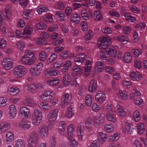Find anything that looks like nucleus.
Instances as JSON below:
<instances>
[{
	"instance_id": "nucleus-29",
	"label": "nucleus",
	"mask_w": 147,
	"mask_h": 147,
	"mask_svg": "<svg viewBox=\"0 0 147 147\" xmlns=\"http://www.w3.org/2000/svg\"><path fill=\"white\" fill-rule=\"evenodd\" d=\"M26 142L23 139H19L15 142L14 147H25Z\"/></svg>"
},
{
	"instance_id": "nucleus-34",
	"label": "nucleus",
	"mask_w": 147,
	"mask_h": 147,
	"mask_svg": "<svg viewBox=\"0 0 147 147\" xmlns=\"http://www.w3.org/2000/svg\"><path fill=\"white\" fill-rule=\"evenodd\" d=\"M97 86L96 82L94 80H92L90 82L89 84L88 90L90 92L95 91L96 90Z\"/></svg>"
},
{
	"instance_id": "nucleus-23",
	"label": "nucleus",
	"mask_w": 147,
	"mask_h": 147,
	"mask_svg": "<svg viewBox=\"0 0 147 147\" xmlns=\"http://www.w3.org/2000/svg\"><path fill=\"white\" fill-rule=\"evenodd\" d=\"M60 80L57 78H53L52 79H49L47 82L48 85L50 86H55L58 85Z\"/></svg>"
},
{
	"instance_id": "nucleus-58",
	"label": "nucleus",
	"mask_w": 147,
	"mask_h": 147,
	"mask_svg": "<svg viewBox=\"0 0 147 147\" xmlns=\"http://www.w3.org/2000/svg\"><path fill=\"white\" fill-rule=\"evenodd\" d=\"M143 101L141 98H136L135 103L138 106L141 107L142 106Z\"/></svg>"
},
{
	"instance_id": "nucleus-61",
	"label": "nucleus",
	"mask_w": 147,
	"mask_h": 147,
	"mask_svg": "<svg viewBox=\"0 0 147 147\" xmlns=\"http://www.w3.org/2000/svg\"><path fill=\"white\" fill-rule=\"evenodd\" d=\"M80 26L83 32H86L88 30V26L86 23L85 22H82L80 24Z\"/></svg>"
},
{
	"instance_id": "nucleus-53",
	"label": "nucleus",
	"mask_w": 147,
	"mask_h": 147,
	"mask_svg": "<svg viewBox=\"0 0 147 147\" xmlns=\"http://www.w3.org/2000/svg\"><path fill=\"white\" fill-rule=\"evenodd\" d=\"M32 11V10L31 9L26 10L23 12V16L25 19H28L30 17V13Z\"/></svg>"
},
{
	"instance_id": "nucleus-24",
	"label": "nucleus",
	"mask_w": 147,
	"mask_h": 147,
	"mask_svg": "<svg viewBox=\"0 0 147 147\" xmlns=\"http://www.w3.org/2000/svg\"><path fill=\"white\" fill-rule=\"evenodd\" d=\"M9 113L11 117H15L17 114V110L16 107L14 105H10L9 107Z\"/></svg>"
},
{
	"instance_id": "nucleus-42",
	"label": "nucleus",
	"mask_w": 147,
	"mask_h": 147,
	"mask_svg": "<svg viewBox=\"0 0 147 147\" xmlns=\"http://www.w3.org/2000/svg\"><path fill=\"white\" fill-rule=\"evenodd\" d=\"M36 11L38 13L40 14L43 12H47L48 11V9L43 5H40L37 8Z\"/></svg>"
},
{
	"instance_id": "nucleus-31",
	"label": "nucleus",
	"mask_w": 147,
	"mask_h": 147,
	"mask_svg": "<svg viewBox=\"0 0 147 147\" xmlns=\"http://www.w3.org/2000/svg\"><path fill=\"white\" fill-rule=\"evenodd\" d=\"M94 19L96 21H99L101 20L103 18L102 14L100 12L98 11L95 10L94 12Z\"/></svg>"
},
{
	"instance_id": "nucleus-5",
	"label": "nucleus",
	"mask_w": 147,
	"mask_h": 147,
	"mask_svg": "<svg viewBox=\"0 0 147 147\" xmlns=\"http://www.w3.org/2000/svg\"><path fill=\"white\" fill-rule=\"evenodd\" d=\"M43 65L42 63L39 62L34 65L33 67L30 69V74L34 77H38L40 74Z\"/></svg>"
},
{
	"instance_id": "nucleus-22",
	"label": "nucleus",
	"mask_w": 147,
	"mask_h": 147,
	"mask_svg": "<svg viewBox=\"0 0 147 147\" xmlns=\"http://www.w3.org/2000/svg\"><path fill=\"white\" fill-rule=\"evenodd\" d=\"M74 128V125L72 124H70L68 126L67 134L68 139H71L73 137Z\"/></svg>"
},
{
	"instance_id": "nucleus-3",
	"label": "nucleus",
	"mask_w": 147,
	"mask_h": 147,
	"mask_svg": "<svg viewBox=\"0 0 147 147\" xmlns=\"http://www.w3.org/2000/svg\"><path fill=\"white\" fill-rule=\"evenodd\" d=\"M27 71V69L25 67L22 65H19L14 68L13 74L15 77L20 78L23 77Z\"/></svg>"
},
{
	"instance_id": "nucleus-18",
	"label": "nucleus",
	"mask_w": 147,
	"mask_h": 147,
	"mask_svg": "<svg viewBox=\"0 0 147 147\" xmlns=\"http://www.w3.org/2000/svg\"><path fill=\"white\" fill-rule=\"evenodd\" d=\"M10 127V125L5 122H0V134L6 132Z\"/></svg>"
},
{
	"instance_id": "nucleus-25",
	"label": "nucleus",
	"mask_w": 147,
	"mask_h": 147,
	"mask_svg": "<svg viewBox=\"0 0 147 147\" xmlns=\"http://www.w3.org/2000/svg\"><path fill=\"white\" fill-rule=\"evenodd\" d=\"M38 105L39 107L44 111H49L51 108V105L50 104L45 102H40Z\"/></svg>"
},
{
	"instance_id": "nucleus-2",
	"label": "nucleus",
	"mask_w": 147,
	"mask_h": 147,
	"mask_svg": "<svg viewBox=\"0 0 147 147\" xmlns=\"http://www.w3.org/2000/svg\"><path fill=\"white\" fill-rule=\"evenodd\" d=\"M39 139L38 134L37 132L34 131L30 133L28 135L27 139L28 147H36Z\"/></svg>"
},
{
	"instance_id": "nucleus-51",
	"label": "nucleus",
	"mask_w": 147,
	"mask_h": 147,
	"mask_svg": "<svg viewBox=\"0 0 147 147\" xmlns=\"http://www.w3.org/2000/svg\"><path fill=\"white\" fill-rule=\"evenodd\" d=\"M92 121L93 125L95 127H98L102 124V123L100 122V121H98L96 117H94Z\"/></svg>"
},
{
	"instance_id": "nucleus-48",
	"label": "nucleus",
	"mask_w": 147,
	"mask_h": 147,
	"mask_svg": "<svg viewBox=\"0 0 147 147\" xmlns=\"http://www.w3.org/2000/svg\"><path fill=\"white\" fill-rule=\"evenodd\" d=\"M133 116L134 121L136 122H139L140 119V116L139 112L135 111L133 113Z\"/></svg>"
},
{
	"instance_id": "nucleus-49",
	"label": "nucleus",
	"mask_w": 147,
	"mask_h": 147,
	"mask_svg": "<svg viewBox=\"0 0 147 147\" xmlns=\"http://www.w3.org/2000/svg\"><path fill=\"white\" fill-rule=\"evenodd\" d=\"M132 55L134 57H138L142 53V51L139 49H133L131 51Z\"/></svg>"
},
{
	"instance_id": "nucleus-57",
	"label": "nucleus",
	"mask_w": 147,
	"mask_h": 147,
	"mask_svg": "<svg viewBox=\"0 0 147 147\" xmlns=\"http://www.w3.org/2000/svg\"><path fill=\"white\" fill-rule=\"evenodd\" d=\"M85 102L88 106H90L91 105L92 103V98L91 95H88L86 96Z\"/></svg>"
},
{
	"instance_id": "nucleus-35",
	"label": "nucleus",
	"mask_w": 147,
	"mask_h": 147,
	"mask_svg": "<svg viewBox=\"0 0 147 147\" xmlns=\"http://www.w3.org/2000/svg\"><path fill=\"white\" fill-rule=\"evenodd\" d=\"M97 134L98 137L100 139L101 143H103L106 141L107 136L105 134L102 132H99Z\"/></svg>"
},
{
	"instance_id": "nucleus-50",
	"label": "nucleus",
	"mask_w": 147,
	"mask_h": 147,
	"mask_svg": "<svg viewBox=\"0 0 147 147\" xmlns=\"http://www.w3.org/2000/svg\"><path fill=\"white\" fill-rule=\"evenodd\" d=\"M35 27L37 30H42L47 27L46 25L42 22L35 24Z\"/></svg>"
},
{
	"instance_id": "nucleus-13",
	"label": "nucleus",
	"mask_w": 147,
	"mask_h": 147,
	"mask_svg": "<svg viewBox=\"0 0 147 147\" xmlns=\"http://www.w3.org/2000/svg\"><path fill=\"white\" fill-rule=\"evenodd\" d=\"M13 60L9 58H5L4 59L2 63L3 67L5 68L6 69L10 70L13 66Z\"/></svg>"
},
{
	"instance_id": "nucleus-38",
	"label": "nucleus",
	"mask_w": 147,
	"mask_h": 147,
	"mask_svg": "<svg viewBox=\"0 0 147 147\" xmlns=\"http://www.w3.org/2000/svg\"><path fill=\"white\" fill-rule=\"evenodd\" d=\"M19 92V89L17 88L11 87L8 89V93L9 94L13 95H15L18 93Z\"/></svg>"
},
{
	"instance_id": "nucleus-28",
	"label": "nucleus",
	"mask_w": 147,
	"mask_h": 147,
	"mask_svg": "<svg viewBox=\"0 0 147 147\" xmlns=\"http://www.w3.org/2000/svg\"><path fill=\"white\" fill-rule=\"evenodd\" d=\"M107 54L110 57H115L117 55V51L113 47H111L106 51Z\"/></svg>"
},
{
	"instance_id": "nucleus-11",
	"label": "nucleus",
	"mask_w": 147,
	"mask_h": 147,
	"mask_svg": "<svg viewBox=\"0 0 147 147\" xmlns=\"http://www.w3.org/2000/svg\"><path fill=\"white\" fill-rule=\"evenodd\" d=\"M38 132L43 138L47 137L49 134V129L47 126L42 125L39 126L38 129Z\"/></svg>"
},
{
	"instance_id": "nucleus-21",
	"label": "nucleus",
	"mask_w": 147,
	"mask_h": 147,
	"mask_svg": "<svg viewBox=\"0 0 147 147\" xmlns=\"http://www.w3.org/2000/svg\"><path fill=\"white\" fill-rule=\"evenodd\" d=\"M116 112L115 111L112 112V113H107L106 114V117L108 121L115 123L117 119L115 118Z\"/></svg>"
},
{
	"instance_id": "nucleus-46",
	"label": "nucleus",
	"mask_w": 147,
	"mask_h": 147,
	"mask_svg": "<svg viewBox=\"0 0 147 147\" xmlns=\"http://www.w3.org/2000/svg\"><path fill=\"white\" fill-rule=\"evenodd\" d=\"M47 56V53L44 51H42L39 53V59L40 61H43L46 59Z\"/></svg>"
},
{
	"instance_id": "nucleus-64",
	"label": "nucleus",
	"mask_w": 147,
	"mask_h": 147,
	"mask_svg": "<svg viewBox=\"0 0 147 147\" xmlns=\"http://www.w3.org/2000/svg\"><path fill=\"white\" fill-rule=\"evenodd\" d=\"M45 40L42 38H38L36 40V43L40 45H43L45 44Z\"/></svg>"
},
{
	"instance_id": "nucleus-10",
	"label": "nucleus",
	"mask_w": 147,
	"mask_h": 147,
	"mask_svg": "<svg viewBox=\"0 0 147 147\" xmlns=\"http://www.w3.org/2000/svg\"><path fill=\"white\" fill-rule=\"evenodd\" d=\"M111 40L107 37L104 38L101 41L98 42L97 46L100 49H105L109 45Z\"/></svg>"
},
{
	"instance_id": "nucleus-40",
	"label": "nucleus",
	"mask_w": 147,
	"mask_h": 147,
	"mask_svg": "<svg viewBox=\"0 0 147 147\" xmlns=\"http://www.w3.org/2000/svg\"><path fill=\"white\" fill-rule=\"evenodd\" d=\"M104 128L106 131L108 133L112 132L114 130V127L111 123L106 124L104 126Z\"/></svg>"
},
{
	"instance_id": "nucleus-44",
	"label": "nucleus",
	"mask_w": 147,
	"mask_h": 147,
	"mask_svg": "<svg viewBox=\"0 0 147 147\" xmlns=\"http://www.w3.org/2000/svg\"><path fill=\"white\" fill-rule=\"evenodd\" d=\"M119 92L120 96L122 99L125 100L128 98V95L124 90H119Z\"/></svg>"
},
{
	"instance_id": "nucleus-30",
	"label": "nucleus",
	"mask_w": 147,
	"mask_h": 147,
	"mask_svg": "<svg viewBox=\"0 0 147 147\" xmlns=\"http://www.w3.org/2000/svg\"><path fill=\"white\" fill-rule=\"evenodd\" d=\"M5 139L7 142H11L14 139L13 133L11 131H8L6 133L5 135Z\"/></svg>"
},
{
	"instance_id": "nucleus-41",
	"label": "nucleus",
	"mask_w": 147,
	"mask_h": 147,
	"mask_svg": "<svg viewBox=\"0 0 147 147\" xmlns=\"http://www.w3.org/2000/svg\"><path fill=\"white\" fill-rule=\"evenodd\" d=\"M51 106H55L57 104L58 102V99L55 96V94L53 96L52 98L48 101Z\"/></svg>"
},
{
	"instance_id": "nucleus-55",
	"label": "nucleus",
	"mask_w": 147,
	"mask_h": 147,
	"mask_svg": "<svg viewBox=\"0 0 147 147\" xmlns=\"http://www.w3.org/2000/svg\"><path fill=\"white\" fill-rule=\"evenodd\" d=\"M119 134L115 133L111 135L109 137V140L110 141L112 142L117 140L119 138Z\"/></svg>"
},
{
	"instance_id": "nucleus-47",
	"label": "nucleus",
	"mask_w": 147,
	"mask_h": 147,
	"mask_svg": "<svg viewBox=\"0 0 147 147\" xmlns=\"http://www.w3.org/2000/svg\"><path fill=\"white\" fill-rule=\"evenodd\" d=\"M69 140V144L70 147H77L78 142L76 140L73 138V137L71 139H68Z\"/></svg>"
},
{
	"instance_id": "nucleus-37",
	"label": "nucleus",
	"mask_w": 147,
	"mask_h": 147,
	"mask_svg": "<svg viewBox=\"0 0 147 147\" xmlns=\"http://www.w3.org/2000/svg\"><path fill=\"white\" fill-rule=\"evenodd\" d=\"M117 107L120 116L122 118H124L126 115V113L123 108L119 105H117Z\"/></svg>"
},
{
	"instance_id": "nucleus-27",
	"label": "nucleus",
	"mask_w": 147,
	"mask_h": 147,
	"mask_svg": "<svg viewBox=\"0 0 147 147\" xmlns=\"http://www.w3.org/2000/svg\"><path fill=\"white\" fill-rule=\"evenodd\" d=\"M86 56L84 53H81L77 55L74 59V61L75 62H80L81 63H83L86 58Z\"/></svg>"
},
{
	"instance_id": "nucleus-62",
	"label": "nucleus",
	"mask_w": 147,
	"mask_h": 147,
	"mask_svg": "<svg viewBox=\"0 0 147 147\" xmlns=\"http://www.w3.org/2000/svg\"><path fill=\"white\" fill-rule=\"evenodd\" d=\"M25 25V22L24 20L20 19L18 20V27L19 28H22Z\"/></svg>"
},
{
	"instance_id": "nucleus-26",
	"label": "nucleus",
	"mask_w": 147,
	"mask_h": 147,
	"mask_svg": "<svg viewBox=\"0 0 147 147\" xmlns=\"http://www.w3.org/2000/svg\"><path fill=\"white\" fill-rule=\"evenodd\" d=\"M71 78L69 74L67 73H65L63 76V83L65 86H67L70 83Z\"/></svg>"
},
{
	"instance_id": "nucleus-14",
	"label": "nucleus",
	"mask_w": 147,
	"mask_h": 147,
	"mask_svg": "<svg viewBox=\"0 0 147 147\" xmlns=\"http://www.w3.org/2000/svg\"><path fill=\"white\" fill-rule=\"evenodd\" d=\"M59 73V71L57 69L49 68L46 69L44 72L45 75L46 77L49 76H55Z\"/></svg>"
},
{
	"instance_id": "nucleus-52",
	"label": "nucleus",
	"mask_w": 147,
	"mask_h": 147,
	"mask_svg": "<svg viewBox=\"0 0 147 147\" xmlns=\"http://www.w3.org/2000/svg\"><path fill=\"white\" fill-rule=\"evenodd\" d=\"M127 20L130 21V22H134L135 21V18L128 13H126L124 15Z\"/></svg>"
},
{
	"instance_id": "nucleus-32",
	"label": "nucleus",
	"mask_w": 147,
	"mask_h": 147,
	"mask_svg": "<svg viewBox=\"0 0 147 147\" xmlns=\"http://www.w3.org/2000/svg\"><path fill=\"white\" fill-rule=\"evenodd\" d=\"M118 40L124 45L126 44L129 41L128 37L126 36L123 35L119 36L118 38Z\"/></svg>"
},
{
	"instance_id": "nucleus-43",
	"label": "nucleus",
	"mask_w": 147,
	"mask_h": 147,
	"mask_svg": "<svg viewBox=\"0 0 147 147\" xmlns=\"http://www.w3.org/2000/svg\"><path fill=\"white\" fill-rule=\"evenodd\" d=\"M57 53H53L51 54L49 58L46 60V62L47 64H49L52 62L55 59L57 58Z\"/></svg>"
},
{
	"instance_id": "nucleus-15",
	"label": "nucleus",
	"mask_w": 147,
	"mask_h": 147,
	"mask_svg": "<svg viewBox=\"0 0 147 147\" xmlns=\"http://www.w3.org/2000/svg\"><path fill=\"white\" fill-rule=\"evenodd\" d=\"M20 112L22 116L28 119L31 116L30 109L26 107H21L20 109Z\"/></svg>"
},
{
	"instance_id": "nucleus-33",
	"label": "nucleus",
	"mask_w": 147,
	"mask_h": 147,
	"mask_svg": "<svg viewBox=\"0 0 147 147\" xmlns=\"http://www.w3.org/2000/svg\"><path fill=\"white\" fill-rule=\"evenodd\" d=\"M146 127L144 124L143 123H138L137 125L138 132L140 134H143L145 131Z\"/></svg>"
},
{
	"instance_id": "nucleus-9",
	"label": "nucleus",
	"mask_w": 147,
	"mask_h": 147,
	"mask_svg": "<svg viewBox=\"0 0 147 147\" xmlns=\"http://www.w3.org/2000/svg\"><path fill=\"white\" fill-rule=\"evenodd\" d=\"M71 96L70 93H65L62 97L61 105V107H64L71 102Z\"/></svg>"
},
{
	"instance_id": "nucleus-1",
	"label": "nucleus",
	"mask_w": 147,
	"mask_h": 147,
	"mask_svg": "<svg viewBox=\"0 0 147 147\" xmlns=\"http://www.w3.org/2000/svg\"><path fill=\"white\" fill-rule=\"evenodd\" d=\"M36 61L34 53L31 50H27L21 58L20 61L24 65H31L34 64Z\"/></svg>"
},
{
	"instance_id": "nucleus-6",
	"label": "nucleus",
	"mask_w": 147,
	"mask_h": 147,
	"mask_svg": "<svg viewBox=\"0 0 147 147\" xmlns=\"http://www.w3.org/2000/svg\"><path fill=\"white\" fill-rule=\"evenodd\" d=\"M58 110L57 109H53L49 113L47 118L49 121L52 125H54L55 123V121L57 118Z\"/></svg>"
},
{
	"instance_id": "nucleus-12",
	"label": "nucleus",
	"mask_w": 147,
	"mask_h": 147,
	"mask_svg": "<svg viewBox=\"0 0 147 147\" xmlns=\"http://www.w3.org/2000/svg\"><path fill=\"white\" fill-rule=\"evenodd\" d=\"M54 94L53 91L47 90L41 94L40 97L43 101L48 102Z\"/></svg>"
},
{
	"instance_id": "nucleus-54",
	"label": "nucleus",
	"mask_w": 147,
	"mask_h": 147,
	"mask_svg": "<svg viewBox=\"0 0 147 147\" xmlns=\"http://www.w3.org/2000/svg\"><path fill=\"white\" fill-rule=\"evenodd\" d=\"M125 129L128 132L130 133L132 130V128L131 127V124L128 121H125Z\"/></svg>"
},
{
	"instance_id": "nucleus-16",
	"label": "nucleus",
	"mask_w": 147,
	"mask_h": 147,
	"mask_svg": "<svg viewBox=\"0 0 147 147\" xmlns=\"http://www.w3.org/2000/svg\"><path fill=\"white\" fill-rule=\"evenodd\" d=\"M95 98L97 102L102 103L106 100V95L103 91H99L96 93Z\"/></svg>"
},
{
	"instance_id": "nucleus-8",
	"label": "nucleus",
	"mask_w": 147,
	"mask_h": 147,
	"mask_svg": "<svg viewBox=\"0 0 147 147\" xmlns=\"http://www.w3.org/2000/svg\"><path fill=\"white\" fill-rule=\"evenodd\" d=\"M26 86L28 91L33 92L37 90L43 88L44 86L42 84L31 83L28 84Z\"/></svg>"
},
{
	"instance_id": "nucleus-59",
	"label": "nucleus",
	"mask_w": 147,
	"mask_h": 147,
	"mask_svg": "<svg viewBox=\"0 0 147 147\" xmlns=\"http://www.w3.org/2000/svg\"><path fill=\"white\" fill-rule=\"evenodd\" d=\"M7 42L5 39L1 38L0 40V48L4 49L7 46Z\"/></svg>"
},
{
	"instance_id": "nucleus-60",
	"label": "nucleus",
	"mask_w": 147,
	"mask_h": 147,
	"mask_svg": "<svg viewBox=\"0 0 147 147\" xmlns=\"http://www.w3.org/2000/svg\"><path fill=\"white\" fill-rule=\"evenodd\" d=\"M105 115L103 113H100L97 118L98 120L100 121V122L102 124L104 122L105 120Z\"/></svg>"
},
{
	"instance_id": "nucleus-7",
	"label": "nucleus",
	"mask_w": 147,
	"mask_h": 147,
	"mask_svg": "<svg viewBox=\"0 0 147 147\" xmlns=\"http://www.w3.org/2000/svg\"><path fill=\"white\" fill-rule=\"evenodd\" d=\"M76 132L77 137L79 140L81 141H82L83 137L84 135V129L83 126V123L82 122H80L78 125Z\"/></svg>"
},
{
	"instance_id": "nucleus-17",
	"label": "nucleus",
	"mask_w": 147,
	"mask_h": 147,
	"mask_svg": "<svg viewBox=\"0 0 147 147\" xmlns=\"http://www.w3.org/2000/svg\"><path fill=\"white\" fill-rule=\"evenodd\" d=\"M17 125L23 130H26L30 129L31 127L30 122L28 121H21L17 124Z\"/></svg>"
},
{
	"instance_id": "nucleus-20",
	"label": "nucleus",
	"mask_w": 147,
	"mask_h": 147,
	"mask_svg": "<svg viewBox=\"0 0 147 147\" xmlns=\"http://www.w3.org/2000/svg\"><path fill=\"white\" fill-rule=\"evenodd\" d=\"M129 76L130 78L133 80L139 81L141 80L142 75L137 71H133L131 73Z\"/></svg>"
},
{
	"instance_id": "nucleus-39",
	"label": "nucleus",
	"mask_w": 147,
	"mask_h": 147,
	"mask_svg": "<svg viewBox=\"0 0 147 147\" xmlns=\"http://www.w3.org/2000/svg\"><path fill=\"white\" fill-rule=\"evenodd\" d=\"M102 66V64L101 62H97L95 65V70L97 72L102 71L103 69Z\"/></svg>"
},
{
	"instance_id": "nucleus-19",
	"label": "nucleus",
	"mask_w": 147,
	"mask_h": 147,
	"mask_svg": "<svg viewBox=\"0 0 147 147\" xmlns=\"http://www.w3.org/2000/svg\"><path fill=\"white\" fill-rule=\"evenodd\" d=\"M33 32L32 28L29 25H26L24 30L22 34L24 38H28V36Z\"/></svg>"
},
{
	"instance_id": "nucleus-4",
	"label": "nucleus",
	"mask_w": 147,
	"mask_h": 147,
	"mask_svg": "<svg viewBox=\"0 0 147 147\" xmlns=\"http://www.w3.org/2000/svg\"><path fill=\"white\" fill-rule=\"evenodd\" d=\"M42 114L41 111L38 109H34L31 117L32 124L35 126L39 125L42 121Z\"/></svg>"
},
{
	"instance_id": "nucleus-63",
	"label": "nucleus",
	"mask_w": 147,
	"mask_h": 147,
	"mask_svg": "<svg viewBox=\"0 0 147 147\" xmlns=\"http://www.w3.org/2000/svg\"><path fill=\"white\" fill-rule=\"evenodd\" d=\"M68 56L67 51H64L60 54V58L61 59H65Z\"/></svg>"
},
{
	"instance_id": "nucleus-36",
	"label": "nucleus",
	"mask_w": 147,
	"mask_h": 147,
	"mask_svg": "<svg viewBox=\"0 0 147 147\" xmlns=\"http://www.w3.org/2000/svg\"><path fill=\"white\" fill-rule=\"evenodd\" d=\"M132 59V57L130 53L129 52L126 53L125 54L123 59V61L126 63L130 62Z\"/></svg>"
},
{
	"instance_id": "nucleus-56",
	"label": "nucleus",
	"mask_w": 147,
	"mask_h": 147,
	"mask_svg": "<svg viewBox=\"0 0 147 147\" xmlns=\"http://www.w3.org/2000/svg\"><path fill=\"white\" fill-rule=\"evenodd\" d=\"M93 32L90 30H89L87 34H86L84 38L86 41L90 40L92 37Z\"/></svg>"
},
{
	"instance_id": "nucleus-45",
	"label": "nucleus",
	"mask_w": 147,
	"mask_h": 147,
	"mask_svg": "<svg viewBox=\"0 0 147 147\" xmlns=\"http://www.w3.org/2000/svg\"><path fill=\"white\" fill-rule=\"evenodd\" d=\"M33 102V100L30 98H26L24 100L23 102L24 105L30 107L32 106Z\"/></svg>"
}]
</instances>
